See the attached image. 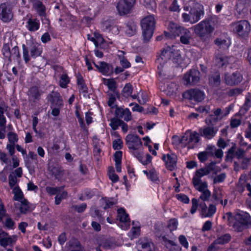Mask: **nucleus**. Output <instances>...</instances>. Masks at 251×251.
Wrapping results in <instances>:
<instances>
[{
	"instance_id": "f257e3e1",
	"label": "nucleus",
	"mask_w": 251,
	"mask_h": 251,
	"mask_svg": "<svg viewBox=\"0 0 251 251\" xmlns=\"http://www.w3.org/2000/svg\"><path fill=\"white\" fill-rule=\"evenodd\" d=\"M126 140L130 153L137 158L139 161L143 165L148 164L151 161V156L150 154H147L145 157L143 156L142 143L137 135L128 134Z\"/></svg>"
},
{
	"instance_id": "f03ea898",
	"label": "nucleus",
	"mask_w": 251,
	"mask_h": 251,
	"mask_svg": "<svg viewBox=\"0 0 251 251\" xmlns=\"http://www.w3.org/2000/svg\"><path fill=\"white\" fill-rule=\"evenodd\" d=\"M216 19L213 18L205 19L193 26L196 35L202 42H208L214 30Z\"/></svg>"
},
{
	"instance_id": "7ed1b4c3",
	"label": "nucleus",
	"mask_w": 251,
	"mask_h": 251,
	"mask_svg": "<svg viewBox=\"0 0 251 251\" xmlns=\"http://www.w3.org/2000/svg\"><path fill=\"white\" fill-rule=\"evenodd\" d=\"M189 10V13H184L182 15L183 20L185 22H189L194 24L199 21L204 16L203 6L195 0H191L188 2V6L185 7V10Z\"/></svg>"
},
{
	"instance_id": "20e7f679",
	"label": "nucleus",
	"mask_w": 251,
	"mask_h": 251,
	"mask_svg": "<svg viewBox=\"0 0 251 251\" xmlns=\"http://www.w3.org/2000/svg\"><path fill=\"white\" fill-rule=\"evenodd\" d=\"M23 56L25 62L28 63L30 57L35 58L41 56L43 52V48L41 44L33 40L27 42V45L23 44Z\"/></svg>"
},
{
	"instance_id": "39448f33",
	"label": "nucleus",
	"mask_w": 251,
	"mask_h": 251,
	"mask_svg": "<svg viewBox=\"0 0 251 251\" xmlns=\"http://www.w3.org/2000/svg\"><path fill=\"white\" fill-rule=\"evenodd\" d=\"M142 37L145 43L149 42L152 37L155 28V22L153 16L150 15L141 21Z\"/></svg>"
},
{
	"instance_id": "423d86ee",
	"label": "nucleus",
	"mask_w": 251,
	"mask_h": 251,
	"mask_svg": "<svg viewBox=\"0 0 251 251\" xmlns=\"http://www.w3.org/2000/svg\"><path fill=\"white\" fill-rule=\"evenodd\" d=\"M234 220L232 226L237 232L242 231L247 228L249 225L251 226V217L247 212L240 211L236 213Z\"/></svg>"
},
{
	"instance_id": "0eeeda50",
	"label": "nucleus",
	"mask_w": 251,
	"mask_h": 251,
	"mask_svg": "<svg viewBox=\"0 0 251 251\" xmlns=\"http://www.w3.org/2000/svg\"><path fill=\"white\" fill-rule=\"evenodd\" d=\"M175 46H165L161 50L159 56H158V60L160 59L163 61V63L167 62L169 60H172L173 62L176 63L181 57L179 51L175 48Z\"/></svg>"
},
{
	"instance_id": "6e6552de",
	"label": "nucleus",
	"mask_w": 251,
	"mask_h": 251,
	"mask_svg": "<svg viewBox=\"0 0 251 251\" xmlns=\"http://www.w3.org/2000/svg\"><path fill=\"white\" fill-rule=\"evenodd\" d=\"M136 2V0H120L116 6L119 14L125 15L130 13Z\"/></svg>"
},
{
	"instance_id": "1a4fd4ad",
	"label": "nucleus",
	"mask_w": 251,
	"mask_h": 251,
	"mask_svg": "<svg viewBox=\"0 0 251 251\" xmlns=\"http://www.w3.org/2000/svg\"><path fill=\"white\" fill-rule=\"evenodd\" d=\"M233 31L239 36L244 37L247 35L251 31V25L247 20H241L233 23Z\"/></svg>"
},
{
	"instance_id": "9d476101",
	"label": "nucleus",
	"mask_w": 251,
	"mask_h": 251,
	"mask_svg": "<svg viewBox=\"0 0 251 251\" xmlns=\"http://www.w3.org/2000/svg\"><path fill=\"white\" fill-rule=\"evenodd\" d=\"M183 80L186 85H194L197 84L200 80L199 71L195 69L190 70L184 75Z\"/></svg>"
},
{
	"instance_id": "9b49d317",
	"label": "nucleus",
	"mask_w": 251,
	"mask_h": 251,
	"mask_svg": "<svg viewBox=\"0 0 251 251\" xmlns=\"http://www.w3.org/2000/svg\"><path fill=\"white\" fill-rule=\"evenodd\" d=\"M206 125V126L201 128L199 131L201 136L206 139L210 140L215 137L219 130V128L217 126H214L215 124Z\"/></svg>"
},
{
	"instance_id": "f8f14e48",
	"label": "nucleus",
	"mask_w": 251,
	"mask_h": 251,
	"mask_svg": "<svg viewBox=\"0 0 251 251\" xmlns=\"http://www.w3.org/2000/svg\"><path fill=\"white\" fill-rule=\"evenodd\" d=\"M184 98L193 100L197 102L202 101L205 98V94L203 91L199 89H191L183 94Z\"/></svg>"
},
{
	"instance_id": "ddd939ff",
	"label": "nucleus",
	"mask_w": 251,
	"mask_h": 251,
	"mask_svg": "<svg viewBox=\"0 0 251 251\" xmlns=\"http://www.w3.org/2000/svg\"><path fill=\"white\" fill-rule=\"evenodd\" d=\"M224 80L228 85L234 86L239 84L243 80V75L238 71L232 74L226 73L224 75Z\"/></svg>"
},
{
	"instance_id": "4468645a",
	"label": "nucleus",
	"mask_w": 251,
	"mask_h": 251,
	"mask_svg": "<svg viewBox=\"0 0 251 251\" xmlns=\"http://www.w3.org/2000/svg\"><path fill=\"white\" fill-rule=\"evenodd\" d=\"M13 18V13L11 6L3 3L0 5V18L5 23L10 22Z\"/></svg>"
},
{
	"instance_id": "2eb2a0df",
	"label": "nucleus",
	"mask_w": 251,
	"mask_h": 251,
	"mask_svg": "<svg viewBox=\"0 0 251 251\" xmlns=\"http://www.w3.org/2000/svg\"><path fill=\"white\" fill-rule=\"evenodd\" d=\"M194 186L197 190L201 192L199 198L203 202L209 201L211 193L207 189L208 184L206 181H203L201 185H198V181H197Z\"/></svg>"
},
{
	"instance_id": "dca6fc26",
	"label": "nucleus",
	"mask_w": 251,
	"mask_h": 251,
	"mask_svg": "<svg viewBox=\"0 0 251 251\" xmlns=\"http://www.w3.org/2000/svg\"><path fill=\"white\" fill-rule=\"evenodd\" d=\"M160 243L169 251H181V247L172 240L169 239L165 235H161L158 237Z\"/></svg>"
},
{
	"instance_id": "f3484780",
	"label": "nucleus",
	"mask_w": 251,
	"mask_h": 251,
	"mask_svg": "<svg viewBox=\"0 0 251 251\" xmlns=\"http://www.w3.org/2000/svg\"><path fill=\"white\" fill-rule=\"evenodd\" d=\"M200 211L202 217L211 218L215 214L216 212L217 208L214 204H210L207 207L204 202L200 203Z\"/></svg>"
},
{
	"instance_id": "a211bd4d",
	"label": "nucleus",
	"mask_w": 251,
	"mask_h": 251,
	"mask_svg": "<svg viewBox=\"0 0 251 251\" xmlns=\"http://www.w3.org/2000/svg\"><path fill=\"white\" fill-rule=\"evenodd\" d=\"M213 113L205 119V121L206 124H216L224 117V111L221 108L213 109Z\"/></svg>"
},
{
	"instance_id": "6ab92c4d",
	"label": "nucleus",
	"mask_w": 251,
	"mask_h": 251,
	"mask_svg": "<svg viewBox=\"0 0 251 251\" xmlns=\"http://www.w3.org/2000/svg\"><path fill=\"white\" fill-rule=\"evenodd\" d=\"M115 115L119 119H123L126 122H128L132 119L131 112L127 108L117 106L115 110Z\"/></svg>"
},
{
	"instance_id": "aec40b11",
	"label": "nucleus",
	"mask_w": 251,
	"mask_h": 251,
	"mask_svg": "<svg viewBox=\"0 0 251 251\" xmlns=\"http://www.w3.org/2000/svg\"><path fill=\"white\" fill-rule=\"evenodd\" d=\"M32 6L38 15L41 17H44L46 22L45 23L49 24V20L46 18V8L43 3L40 0H33Z\"/></svg>"
},
{
	"instance_id": "412c9836",
	"label": "nucleus",
	"mask_w": 251,
	"mask_h": 251,
	"mask_svg": "<svg viewBox=\"0 0 251 251\" xmlns=\"http://www.w3.org/2000/svg\"><path fill=\"white\" fill-rule=\"evenodd\" d=\"M162 160L165 162L167 168L173 171L176 168L177 156L174 154H164L162 157Z\"/></svg>"
},
{
	"instance_id": "4be33fe9",
	"label": "nucleus",
	"mask_w": 251,
	"mask_h": 251,
	"mask_svg": "<svg viewBox=\"0 0 251 251\" xmlns=\"http://www.w3.org/2000/svg\"><path fill=\"white\" fill-rule=\"evenodd\" d=\"M47 99L53 106L61 107L63 105L62 97L58 92L52 91L48 95Z\"/></svg>"
},
{
	"instance_id": "5701e85b",
	"label": "nucleus",
	"mask_w": 251,
	"mask_h": 251,
	"mask_svg": "<svg viewBox=\"0 0 251 251\" xmlns=\"http://www.w3.org/2000/svg\"><path fill=\"white\" fill-rule=\"evenodd\" d=\"M16 240V236H9L8 234L4 231L0 232V245L3 247H6L7 246L14 243Z\"/></svg>"
},
{
	"instance_id": "b1692460",
	"label": "nucleus",
	"mask_w": 251,
	"mask_h": 251,
	"mask_svg": "<svg viewBox=\"0 0 251 251\" xmlns=\"http://www.w3.org/2000/svg\"><path fill=\"white\" fill-rule=\"evenodd\" d=\"M168 28L173 35L180 37L187 29V28L173 22H170L169 23Z\"/></svg>"
},
{
	"instance_id": "393cba45",
	"label": "nucleus",
	"mask_w": 251,
	"mask_h": 251,
	"mask_svg": "<svg viewBox=\"0 0 251 251\" xmlns=\"http://www.w3.org/2000/svg\"><path fill=\"white\" fill-rule=\"evenodd\" d=\"M116 28V23L113 19H103L101 23V30L106 32H110Z\"/></svg>"
},
{
	"instance_id": "a878e982",
	"label": "nucleus",
	"mask_w": 251,
	"mask_h": 251,
	"mask_svg": "<svg viewBox=\"0 0 251 251\" xmlns=\"http://www.w3.org/2000/svg\"><path fill=\"white\" fill-rule=\"evenodd\" d=\"M94 64L99 71L104 75H108L112 71V66L107 63L99 62L97 64Z\"/></svg>"
},
{
	"instance_id": "bb28decb",
	"label": "nucleus",
	"mask_w": 251,
	"mask_h": 251,
	"mask_svg": "<svg viewBox=\"0 0 251 251\" xmlns=\"http://www.w3.org/2000/svg\"><path fill=\"white\" fill-rule=\"evenodd\" d=\"M209 174V171L205 168L200 169L196 171L195 175L192 179V182L193 185H195L196 182L198 181V185H201L202 182L201 180V177L208 175Z\"/></svg>"
},
{
	"instance_id": "cd10ccee",
	"label": "nucleus",
	"mask_w": 251,
	"mask_h": 251,
	"mask_svg": "<svg viewBox=\"0 0 251 251\" xmlns=\"http://www.w3.org/2000/svg\"><path fill=\"white\" fill-rule=\"evenodd\" d=\"M40 21L37 18H29L26 23V28L31 32L38 30L40 28Z\"/></svg>"
},
{
	"instance_id": "c85d7f7f",
	"label": "nucleus",
	"mask_w": 251,
	"mask_h": 251,
	"mask_svg": "<svg viewBox=\"0 0 251 251\" xmlns=\"http://www.w3.org/2000/svg\"><path fill=\"white\" fill-rule=\"evenodd\" d=\"M41 95L39 88L37 86L31 87L28 91L29 100L33 102L39 100Z\"/></svg>"
},
{
	"instance_id": "c756f323",
	"label": "nucleus",
	"mask_w": 251,
	"mask_h": 251,
	"mask_svg": "<svg viewBox=\"0 0 251 251\" xmlns=\"http://www.w3.org/2000/svg\"><path fill=\"white\" fill-rule=\"evenodd\" d=\"M35 208V205L29 203L26 200H23L21 202L20 211L22 214H26L31 212Z\"/></svg>"
},
{
	"instance_id": "7c9ffc66",
	"label": "nucleus",
	"mask_w": 251,
	"mask_h": 251,
	"mask_svg": "<svg viewBox=\"0 0 251 251\" xmlns=\"http://www.w3.org/2000/svg\"><path fill=\"white\" fill-rule=\"evenodd\" d=\"M103 83L106 86L109 90L113 93L117 92L116 90L117 84L114 78H102Z\"/></svg>"
},
{
	"instance_id": "2f4dec72",
	"label": "nucleus",
	"mask_w": 251,
	"mask_h": 251,
	"mask_svg": "<svg viewBox=\"0 0 251 251\" xmlns=\"http://www.w3.org/2000/svg\"><path fill=\"white\" fill-rule=\"evenodd\" d=\"M118 219L122 223H124L129 225L130 219L128 215L126 213V210L123 208H120L118 209Z\"/></svg>"
},
{
	"instance_id": "473e14b6",
	"label": "nucleus",
	"mask_w": 251,
	"mask_h": 251,
	"mask_svg": "<svg viewBox=\"0 0 251 251\" xmlns=\"http://www.w3.org/2000/svg\"><path fill=\"white\" fill-rule=\"evenodd\" d=\"M101 207L106 209L116 203L115 200L113 198H104L100 200Z\"/></svg>"
},
{
	"instance_id": "72a5a7b5",
	"label": "nucleus",
	"mask_w": 251,
	"mask_h": 251,
	"mask_svg": "<svg viewBox=\"0 0 251 251\" xmlns=\"http://www.w3.org/2000/svg\"><path fill=\"white\" fill-rule=\"evenodd\" d=\"M215 61L218 67H226L228 64V58L226 56L218 55L216 56Z\"/></svg>"
},
{
	"instance_id": "f704fd0d",
	"label": "nucleus",
	"mask_w": 251,
	"mask_h": 251,
	"mask_svg": "<svg viewBox=\"0 0 251 251\" xmlns=\"http://www.w3.org/2000/svg\"><path fill=\"white\" fill-rule=\"evenodd\" d=\"M125 52L124 51L119 50L118 55L121 65L125 69H127L131 67V64L125 57Z\"/></svg>"
},
{
	"instance_id": "c9c22d12",
	"label": "nucleus",
	"mask_w": 251,
	"mask_h": 251,
	"mask_svg": "<svg viewBox=\"0 0 251 251\" xmlns=\"http://www.w3.org/2000/svg\"><path fill=\"white\" fill-rule=\"evenodd\" d=\"M232 146L226 152L225 161L226 162H232L233 159L235 156V151L236 146L235 143H232Z\"/></svg>"
},
{
	"instance_id": "e433bc0d",
	"label": "nucleus",
	"mask_w": 251,
	"mask_h": 251,
	"mask_svg": "<svg viewBox=\"0 0 251 251\" xmlns=\"http://www.w3.org/2000/svg\"><path fill=\"white\" fill-rule=\"evenodd\" d=\"M143 172L147 176L148 178L153 183H156L157 173L154 168L149 170H144Z\"/></svg>"
},
{
	"instance_id": "4c0bfd02",
	"label": "nucleus",
	"mask_w": 251,
	"mask_h": 251,
	"mask_svg": "<svg viewBox=\"0 0 251 251\" xmlns=\"http://www.w3.org/2000/svg\"><path fill=\"white\" fill-rule=\"evenodd\" d=\"M231 235L229 233L218 235L217 238L215 240V243H218L219 245H224L228 243L231 240Z\"/></svg>"
},
{
	"instance_id": "58836bf2",
	"label": "nucleus",
	"mask_w": 251,
	"mask_h": 251,
	"mask_svg": "<svg viewBox=\"0 0 251 251\" xmlns=\"http://www.w3.org/2000/svg\"><path fill=\"white\" fill-rule=\"evenodd\" d=\"M137 26L133 22H128L126 24V33L129 36H131L135 34L136 32Z\"/></svg>"
},
{
	"instance_id": "ea45409f",
	"label": "nucleus",
	"mask_w": 251,
	"mask_h": 251,
	"mask_svg": "<svg viewBox=\"0 0 251 251\" xmlns=\"http://www.w3.org/2000/svg\"><path fill=\"white\" fill-rule=\"evenodd\" d=\"M215 44L222 50H226L230 45V41L221 38H217L214 40Z\"/></svg>"
},
{
	"instance_id": "a19ab883",
	"label": "nucleus",
	"mask_w": 251,
	"mask_h": 251,
	"mask_svg": "<svg viewBox=\"0 0 251 251\" xmlns=\"http://www.w3.org/2000/svg\"><path fill=\"white\" fill-rule=\"evenodd\" d=\"M192 38L191 33L190 31L187 29L180 37V42L185 45H190V40Z\"/></svg>"
},
{
	"instance_id": "79ce46f5",
	"label": "nucleus",
	"mask_w": 251,
	"mask_h": 251,
	"mask_svg": "<svg viewBox=\"0 0 251 251\" xmlns=\"http://www.w3.org/2000/svg\"><path fill=\"white\" fill-rule=\"evenodd\" d=\"M13 193L14 194V200L21 202L23 200H25L24 198V194L18 186L13 188Z\"/></svg>"
},
{
	"instance_id": "37998d69",
	"label": "nucleus",
	"mask_w": 251,
	"mask_h": 251,
	"mask_svg": "<svg viewBox=\"0 0 251 251\" xmlns=\"http://www.w3.org/2000/svg\"><path fill=\"white\" fill-rule=\"evenodd\" d=\"M119 93L118 92L116 93H110L107 92L108 98V100L107 101V104L110 107L113 108L115 106H117L116 104V96H118Z\"/></svg>"
},
{
	"instance_id": "c03bdc74",
	"label": "nucleus",
	"mask_w": 251,
	"mask_h": 251,
	"mask_svg": "<svg viewBox=\"0 0 251 251\" xmlns=\"http://www.w3.org/2000/svg\"><path fill=\"white\" fill-rule=\"evenodd\" d=\"M70 78L66 74L61 75L58 84L62 88H66L70 83Z\"/></svg>"
},
{
	"instance_id": "a18cd8bd",
	"label": "nucleus",
	"mask_w": 251,
	"mask_h": 251,
	"mask_svg": "<svg viewBox=\"0 0 251 251\" xmlns=\"http://www.w3.org/2000/svg\"><path fill=\"white\" fill-rule=\"evenodd\" d=\"M212 198L214 200V201L212 204H215V206L219 203H220L222 205L223 204L222 195L220 192L216 191L214 192L212 194Z\"/></svg>"
},
{
	"instance_id": "49530a36",
	"label": "nucleus",
	"mask_w": 251,
	"mask_h": 251,
	"mask_svg": "<svg viewBox=\"0 0 251 251\" xmlns=\"http://www.w3.org/2000/svg\"><path fill=\"white\" fill-rule=\"evenodd\" d=\"M7 106L3 105V106H0V126H4V125L6 123V119L4 115V111H7Z\"/></svg>"
},
{
	"instance_id": "de8ad7c7",
	"label": "nucleus",
	"mask_w": 251,
	"mask_h": 251,
	"mask_svg": "<svg viewBox=\"0 0 251 251\" xmlns=\"http://www.w3.org/2000/svg\"><path fill=\"white\" fill-rule=\"evenodd\" d=\"M132 91L133 88L132 85L129 83H127L126 84L123 89L122 91V95L123 97L127 98L131 96L132 93Z\"/></svg>"
},
{
	"instance_id": "09e8293b",
	"label": "nucleus",
	"mask_w": 251,
	"mask_h": 251,
	"mask_svg": "<svg viewBox=\"0 0 251 251\" xmlns=\"http://www.w3.org/2000/svg\"><path fill=\"white\" fill-rule=\"evenodd\" d=\"M70 251H83V249L79 241L74 240L70 242Z\"/></svg>"
},
{
	"instance_id": "8fccbe9b",
	"label": "nucleus",
	"mask_w": 251,
	"mask_h": 251,
	"mask_svg": "<svg viewBox=\"0 0 251 251\" xmlns=\"http://www.w3.org/2000/svg\"><path fill=\"white\" fill-rule=\"evenodd\" d=\"M110 123H109L110 126L113 130H117L120 125L121 124L122 120L119 119L116 117L111 118L110 120Z\"/></svg>"
},
{
	"instance_id": "3c124183",
	"label": "nucleus",
	"mask_w": 251,
	"mask_h": 251,
	"mask_svg": "<svg viewBox=\"0 0 251 251\" xmlns=\"http://www.w3.org/2000/svg\"><path fill=\"white\" fill-rule=\"evenodd\" d=\"M67 192L63 190L61 192H59L55 197V203L56 205L59 204L62 200L66 199L67 196Z\"/></svg>"
},
{
	"instance_id": "603ef678",
	"label": "nucleus",
	"mask_w": 251,
	"mask_h": 251,
	"mask_svg": "<svg viewBox=\"0 0 251 251\" xmlns=\"http://www.w3.org/2000/svg\"><path fill=\"white\" fill-rule=\"evenodd\" d=\"M63 187H52L48 186L46 187L47 192L50 195H57L59 192L63 190Z\"/></svg>"
},
{
	"instance_id": "864d4df0",
	"label": "nucleus",
	"mask_w": 251,
	"mask_h": 251,
	"mask_svg": "<svg viewBox=\"0 0 251 251\" xmlns=\"http://www.w3.org/2000/svg\"><path fill=\"white\" fill-rule=\"evenodd\" d=\"M190 144H196L200 141L199 134L197 132L188 134Z\"/></svg>"
},
{
	"instance_id": "5fc2aeb1",
	"label": "nucleus",
	"mask_w": 251,
	"mask_h": 251,
	"mask_svg": "<svg viewBox=\"0 0 251 251\" xmlns=\"http://www.w3.org/2000/svg\"><path fill=\"white\" fill-rule=\"evenodd\" d=\"M10 45L9 44H4L3 45L2 48V54L8 60H10Z\"/></svg>"
},
{
	"instance_id": "6e6d98bb",
	"label": "nucleus",
	"mask_w": 251,
	"mask_h": 251,
	"mask_svg": "<svg viewBox=\"0 0 251 251\" xmlns=\"http://www.w3.org/2000/svg\"><path fill=\"white\" fill-rule=\"evenodd\" d=\"M20 53L19 51V48L17 46H15L12 48L10 50V60H11V58L14 59H19L20 58Z\"/></svg>"
},
{
	"instance_id": "4d7b16f0",
	"label": "nucleus",
	"mask_w": 251,
	"mask_h": 251,
	"mask_svg": "<svg viewBox=\"0 0 251 251\" xmlns=\"http://www.w3.org/2000/svg\"><path fill=\"white\" fill-rule=\"evenodd\" d=\"M4 225L9 229H14L15 227V222L9 216L6 218Z\"/></svg>"
},
{
	"instance_id": "13d9d810",
	"label": "nucleus",
	"mask_w": 251,
	"mask_h": 251,
	"mask_svg": "<svg viewBox=\"0 0 251 251\" xmlns=\"http://www.w3.org/2000/svg\"><path fill=\"white\" fill-rule=\"evenodd\" d=\"M140 227H132L129 233V236L131 239L136 238L140 234Z\"/></svg>"
},
{
	"instance_id": "bf43d9fd",
	"label": "nucleus",
	"mask_w": 251,
	"mask_h": 251,
	"mask_svg": "<svg viewBox=\"0 0 251 251\" xmlns=\"http://www.w3.org/2000/svg\"><path fill=\"white\" fill-rule=\"evenodd\" d=\"M138 101L141 104H145L148 100V96L146 93L141 92L138 96Z\"/></svg>"
},
{
	"instance_id": "052dcab7",
	"label": "nucleus",
	"mask_w": 251,
	"mask_h": 251,
	"mask_svg": "<svg viewBox=\"0 0 251 251\" xmlns=\"http://www.w3.org/2000/svg\"><path fill=\"white\" fill-rule=\"evenodd\" d=\"M89 213L93 218L99 219L101 217L100 212L96 206H92L91 207Z\"/></svg>"
},
{
	"instance_id": "680f3d73",
	"label": "nucleus",
	"mask_w": 251,
	"mask_h": 251,
	"mask_svg": "<svg viewBox=\"0 0 251 251\" xmlns=\"http://www.w3.org/2000/svg\"><path fill=\"white\" fill-rule=\"evenodd\" d=\"M7 137L10 144H15L19 139L17 134L13 132H9L7 134Z\"/></svg>"
},
{
	"instance_id": "e2e57ef3",
	"label": "nucleus",
	"mask_w": 251,
	"mask_h": 251,
	"mask_svg": "<svg viewBox=\"0 0 251 251\" xmlns=\"http://www.w3.org/2000/svg\"><path fill=\"white\" fill-rule=\"evenodd\" d=\"M143 140L144 141V145L148 147L149 151L152 154L156 155V152L155 150H153L151 146L149 145V143L151 142L150 138L148 136H146L143 138Z\"/></svg>"
},
{
	"instance_id": "0e129e2a",
	"label": "nucleus",
	"mask_w": 251,
	"mask_h": 251,
	"mask_svg": "<svg viewBox=\"0 0 251 251\" xmlns=\"http://www.w3.org/2000/svg\"><path fill=\"white\" fill-rule=\"evenodd\" d=\"M9 185L11 188H13L14 187L16 186V184L17 183L18 179L17 176L13 174H10L9 176Z\"/></svg>"
},
{
	"instance_id": "69168bd1",
	"label": "nucleus",
	"mask_w": 251,
	"mask_h": 251,
	"mask_svg": "<svg viewBox=\"0 0 251 251\" xmlns=\"http://www.w3.org/2000/svg\"><path fill=\"white\" fill-rule=\"evenodd\" d=\"M192 206L190 210V213L194 214L197 211L198 206H199V201L196 198H193L192 200Z\"/></svg>"
},
{
	"instance_id": "338daca9",
	"label": "nucleus",
	"mask_w": 251,
	"mask_h": 251,
	"mask_svg": "<svg viewBox=\"0 0 251 251\" xmlns=\"http://www.w3.org/2000/svg\"><path fill=\"white\" fill-rule=\"evenodd\" d=\"M176 199L184 203H189V198L186 195L182 194H177L176 196Z\"/></svg>"
},
{
	"instance_id": "774afa93",
	"label": "nucleus",
	"mask_w": 251,
	"mask_h": 251,
	"mask_svg": "<svg viewBox=\"0 0 251 251\" xmlns=\"http://www.w3.org/2000/svg\"><path fill=\"white\" fill-rule=\"evenodd\" d=\"M226 177V174L225 173H223L217 176L214 177L213 180L214 183H217L223 182Z\"/></svg>"
}]
</instances>
